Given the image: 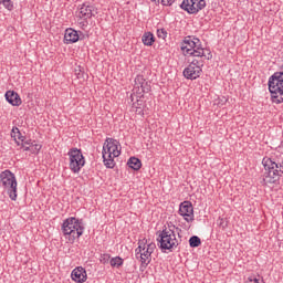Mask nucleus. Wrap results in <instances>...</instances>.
I'll use <instances>...</instances> for the list:
<instances>
[{
	"instance_id": "obj_1",
	"label": "nucleus",
	"mask_w": 283,
	"mask_h": 283,
	"mask_svg": "<svg viewBox=\"0 0 283 283\" xmlns=\"http://www.w3.org/2000/svg\"><path fill=\"white\" fill-rule=\"evenodd\" d=\"M181 52H184V54H188L189 56H197L200 59L206 57L207 61L213 59L211 51L202 48L200 39L191 35L186 36L181 42Z\"/></svg>"
},
{
	"instance_id": "obj_2",
	"label": "nucleus",
	"mask_w": 283,
	"mask_h": 283,
	"mask_svg": "<svg viewBox=\"0 0 283 283\" xmlns=\"http://www.w3.org/2000/svg\"><path fill=\"white\" fill-rule=\"evenodd\" d=\"M262 165L265 169L262 176V185H275L280 182V178L283 176V165L275 163L269 157H264Z\"/></svg>"
},
{
	"instance_id": "obj_3",
	"label": "nucleus",
	"mask_w": 283,
	"mask_h": 283,
	"mask_svg": "<svg viewBox=\"0 0 283 283\" xmlns=\"http://www.w3.org/2000/svg\"><path fill=\"white\" fill-rule=\"evenodd\" d=\"M84 231L85 223H83V219L70 217L62 223L63 235L69 238V242H71V244L74 243V240H78V238L83 235Z\"/></svg>"
},
{
	"instance_id": "obj_4",
	"label": "nucleus",
	"mask_w": 283,
	"mask_h": 283,
	"mask_svg": "<svg viewBox=\"0 0 283 283\" xmlns=\"http://www.w3.org/2000/svg\"><path fill=\"white\" fill-rule=\"evenodd\" d=\"M268 85L272 103L276 105L283 103V72H275L270 76Z\"/></svg>"
},
{
	"instance_id": "obj_5",
	"label": "nucleus",
	"mask_w": 283,
	"mask_h": 283,
	"mask_svg": "<svg viewBox=\"0 0 283 283\" xmlns=\"http://www.w3.org/2000/svg\"><path fill=\"white\" fill-rule=\"evenodd\" d=\"M159 242V249L161 251H176L178 249V239H176V232L174 229L164 228L157 239Z\"/></svg>"
},
{
	"instance_id": "obj_6",
	"label": "nucleus",
	"mask_w": 283,
	"mask_h": 283,
	"mask_svg": "<svg viewBox=\"0 0 283 283\" xmlns=\"http://www.w3.org/2000/svg\"><path fill=\"white\" fill-rule=\"evenodd\" d=\"M138 244V248L135 250V256L137 260H140L142 264L148 266L151 262V253L156 251V243H147V240L143 239Z\"/></svg>"
},
{
	"instance_id": "obj_7",
	"label": "nucleus",
	"mask_w": 283,
	"mask_h": 283,
	"mask_svg": "<svg viewBox=\"0 0 283 283\" xmlns=\"http://www.w3.org/2000/svg\"><path fill=\"white\" fill-rule=\"evenodd\" d=\"M0 182L4 189H8V193L11 200H17V177L10 170H4L0 174Z\"/></svg>"
},
{
	"instance_id": "obj_8",
	"label": "nucleus",
	"mask_w": 283,
	"mask_h": 283,
	"mask_svg": "<svg viewBox=\"0 0 283 283\" xmlns=\"http://www.w3.org/2000/svg\"><path fill=\"white\" fill-rule=\"evenodd\" d=\"M70 157L69 167L73 174H78L85 167V157L78 148H71L67 153Z\"/></svg>"
},
{
	"instance_id": "obj_9",
	"label": "nucleus",
	"mask_w": 283,
	"mask_h": 283,
	"mask_svg": "<svg viewBox=\"0 0 283 283\" xmlns=\"http://www.w3.org/2000/svg\"><path fill=\"white\" fill-rule=\"evenodd\" d=\"M206 7V0H184L180 4L181 10H185L188 14H198L200 10H205Z\"/></svg>"
},
{
	"instance_id": "obj_10",
	"label": "nucleus",
	"mask_w": 283,
	"mask_h": 283,
	"mask_svg": "<svg viewBox=\"0 0 283 283\" xmlns=\"http://www.w3.org/2000/svg\"><path fill=\"white\" fill-rule=\"evenodd\" d=\"M106 154L108 158H118L120 156V150L118 149V140L114 138H106L103 146V153Z\"/></svg>"
},
{
	"instance_id": "obj_11",
	"label": "nucleus",
	"mask_w": 283,
	"mask_h": 283,
	"mask_svg": "<svg viewBox=\"0 0 283 283\" xmlns=\"http://www.w3.org/2000/svg\"><path fill=\"white\" fill-rule=\"evenodd\" d=\"M133 92L137 94H149V92H151V83L147 82L143 75H137L135 77Z\"/></svg>"
},
{
	"instance_id": "obj_12",
	"label": "nucleus",
	"mask_w": 283,
	"mask_h": 283,
	"mask_svg": "<svg viewBox=\"0 0 283 283\" xmlns=\"http://www.w3.org/2000/svg\"><path fill=\"white\" fill-rule=\"evenodd\" d=\"M179 213L186 222H193V206L189 201H185L179 206Z\"/></svg>"
},
{
	"instance_id": "obj_13",
	"label": "nucleus",
	"mask_w": 283,
	"mask_h": 283,
	"mask_svg": "<svg viewBox=\"0 0 283 283\" xmlns=\"http://www.w3.org/2000/svg\"><path fill=\"white\" fill-rule=\"evenodd\" d=\"M96 8L92 4H82L78 11L80 19H84V21H87V19H92V17H96Z\"/></svg>"
},
{
	"instance_id": "obj_14",
	"label": "nucleus",
	"mask_w": 283,
	"mask_h": 283,
	"mask_svg": "<svg viewBox=\"0 0 283 283\" xmlns=\"http://www.w3.org/2000/svg\"><path fill=\"white\" fill-rule=\"evenodd\" d=\"M71 277L77 283L87 282V271H85V268L83 266H77L72 271Z\"/></svg>"
},
{
	"instance_id": "obj_15",
	"label": "nucleus",
	"mask_w": 283,
	"mask_h": 283,
	"mask_svg": "<svg viewBox=\"0 0 283 283\" xmlns=\"http://www.w3.org/2000/svg\"><path fill=\"white\" fill-rule=\"evenodd\" d=\"M201 74L202 69L191 66L190 64L184 70L185 78H188L190 81H196V78H200Z\"/></svg>"
},
{
	"instance_id": "obj_16",
	"label": "nucleus",
	"mask_w": 283,
	"mask_h": 283,
	"mask_svg": "<svg viewBox=\"0 0 283 283\" xmlns=\"http://www.w3.org/2000/svg\"><path fill=\"white\" fill-rule=\"evenodd\" d=\"M4 96H6V101H8L10 105H12L13 107H19L21 103H23L21 101V96L19 95V93L14 91H7Z\"/></svg>"
},
{
	"instance_id": "obj_17",
	"label": "nucleus",
	"mask_w": 283,
	"mask_h": 283,
	"mask_svg": "<svg viewBox=\"0 0 283 283\" xmlns=\"http://www.w3.org/2000/svg\"><path fill=\"white\" fill-rule=\"evenodd\" d=\"M78 41V32L74 29H66L64 34V43H76Z\"/></svg>"
},
{
	"instance_id": "obj_18",
	"label": "nucleus",
	"mask_w": 283,
	"mask_h": 283,
	"mask_svg": "<svg viewBox=\"0 0 283 283\" xmlns=\"http://www.w3.org/2000/svg\"><path fill=\"white\" fill-rule=\"evenodd\" d=\"M11 138H14L18 146H21V143H24V140H25V137H23V135H21V130H19V127L12 128Z\"/></svg>"
},
{
	"instance_id": "obj_19",
	"label": "nucleus",
	"mask_w": 283,
	"mask_h": 283,
	"mask_svg": "<svg viewBox=\"0 0 283 283\" xmlns=\"http://www.w3.org/2000/svg\"><path fill=\"white\" fill-rule=\"evenodd\" d=\"M142 41L144 45L151 46L154 43H156V38L151 32H145L142 36Z\"/></svg>"
},
{
	"instance_id": "obj_20",
	"label": "nucleus",
	"mask_w": 283,
	"mask_h": 283,
	"mask_svg": "<svg viewBox=\"0 0 283 283\" xmlns=\"http://www.w3.org/2000/svg\"><path fill=\"white\" fill-rule=\"evenodd\" d=\"M127 165L130 169H134V171H138L140 167H143V163L137 157H130Z\"/></svg>"
},
{
	"instance_id": "obj_21",
	"label": "nucleus",
	"mask_w": 283,
	"mask_h": 283,
	"mask_svg": "<svg viewBox=\"0 0 283 283\" xmlns=\"http://www.w3.org/2000/svg\"><path fill=\"white\" fill-rule=\"evenodd\" d=\"M102 154H103V160H104L105 167H107V169H114V166L116 165L114 163V156L108 157L107 153H102Z\"/></svg>"
},
{
	"instance_id": "obj_22",
	"label": "nucleus",
	"mask_w": 283,
	"mask_h": 283,
	"mask_svg": "<svg viewBox=\"0 0 283 283\" xmlns=\"http://www.w3.org/2000/svg\"><path fill=\"white\" fill-rule=\"evenodd\" d=\"M123 258L115 256L111 259L109 264L113 266V269H120V266H123Z\"/></svg>"
},
{
	"instance_id": "obj_23",
	"label": "nucleus",
	"mask_w": 283,
	"mask_h": 283,
	"mask_svg": "<svg viewBox=\"0 0 283 283\" xmlns=\"http://www.w3.org/2000/svg\"><path fill=\"white\" fill-rule=\"evenodd\" d=\"M189 244H190L191 249H196V248L200 247V244H202V241L199 239L198 235H192L189 239Z\"/></svg>"
},
{
	"instance_id": "obj_24",
	"label": "nucleus",
	"mask_w": 283,
	"mask_h": 283,
	"mask_svg": "<svg viewBox=\"0 0 283 283\" xmlns=\"http://www.w3.org/2000/svg\"><path fill=\"white\" fill-rule=\"evenodd\" d=\"M189 65L192 67H198L199 70H202V67H205V62L202 60L195 59L191 61Z\"/></svg>"
},
{
	"instance_id": "obj_25",
	"label": "nucleus",
	"mask_w": 283,
	"mask_h": 283,
	"mask_svg": "<svg viewBox=\"0 0 283 283\" xmlns=\"http://www.w3.org/2000/svg\"><path fill=\"white\" fill-rule=\"evenodd\" d=\"M0 3H2L7 10H12V8H14L12 0H0Z\"/></svg>"
},
{
	"instance_id": "obj_26",
	"label": "nucleus",
	"mask_w": 283,
	"mask_h": 283,
	"mask_svg": "<svg viewBox=\"0 0 283 283\" xmlns=\"http://www.w3.org/2000/svg\"><path fill=\"white\" fill-rule=\"evenodd\" d=\"M41 144H31V154H39L41 151Z\"/></svg>"
},
{
	"instance_id": "obj_27",
	"label": "nucleus",
	"mask_w": 283,
	"mask_h": 283,
	"mask_svg": "<svg viewBox=\"0 0 283 283\" xmlns=\"http://www.w3.org/2000/svg\"><path fill=\"white\" fill-rule=\"evenodd\" d=\"M157 36L158 39H163V40L167 39V31L165 29H158Z\"/></svg>"
},
{
	"instance_id": "obj_28",
	"label": "nucleus",
	"mask_w": 283,
	"mask_h": 283,
	"mask_svg": "<svg viewBox=\"0 0 283 283\" xmlns=\"http://www.w3.org/2000/svg\"><path fill=\"white\" fill-rule=\"evenodd\" d=\"M112 256L109 254H102L99 261L102 262V264H107L108 262H111Z\"/></svg>"
},
{
	"instance_id": "obj_29",
	"label": "nucleus",
	"mask_w": 283,
	"mask_h": 283,
	"mask_svg": "<svg viewBox=\"0 0 283 283\" xmlns=\"http://www.w3.org/2000/svg\"><path fill=\"white\" fill-rule=\"evenodd\" d=\"M245 283H264L263 280L255 279V277H249Z\"/></svg>"
},
{
	"instance_id": "obj_30",
	"label": "nucleus",
	"mask_w": 283,
	"mask_h": 283,
	"mask_svg": "<svg viewBox=\"0 0 283 283\" xmlns=\"http://www.w3.org/2000/svg\"><path fill=\"white\" fill-rule=\"evenodd\" d=\"M176 0H161V6H174Z\"/></svg>"
},
{
	"instance_id": "obj_31",
	"label": "nucleus",
	"mask_w": 283,
	"mask_h": 283,
	"mask_svg": "<svg viewBox=\"0 0 283 283\" xmlns=\"http://www.w3.org/2000/svg\"><path fill=\"white\" fill-rule=\"evenodd\" d=\"M75 74L77 78H83V71L81 70V66H78V69H75Z\"/></svg>"
},
{
	"instance_id": "obj_32",
	"label": "nucleus",
	"mask_w": 283,
	"mask_h": 283,
	"mask_svg": "<svg viewBox=\"0 0 283 283\" xmlns=\"http://www.w3.org/2000/svg\"><path fill=\"white\" fill-rule=\"evenodd\" d=\"M22 149H24V151H31L32 153V144L30 146H27L24 144H20Z\"/></svg>"
},
{
	"instance_id": "obj_33",
	"label": "nucleus",
	"mask_w": 283,
	"mask_h": 283,
	"mask_svg": "<svg viewBox=\"0 0 283 283\" xmlns=\"http://www.w3.org/2000/svg\"><path fill=\"white\" fill-rule=\"evenodd\" d=\"M20 145H32V139H29V140H25V137H24V142H20Z\"/></svg>"
},
{
	"instance_id": "obj_34",
	"label": "nucleus",
	"mask_w": 283,
	"mask_h": 283,
	"mask_svg": "<svg viewBox=\"0 0 283 283\" xmlns=\"http://www.w3.org/2000/svg\"><path fill=\"white\" fill-rule=\"evenodd\" d=\"M80 25H82V28H87V21L80 22Z\"/></svg>"
},
{
	"instance_id": "obj_35",
	"label": "nucleus",
	"mask_w": 283,
	"mask_h": 283,
	"mask_svg": "<svg viewBox=\"0 0 283 283\" xmlns=\"http://www.w3.org/2000/svg\"><path fill=\"white\" fill-rule=\"evenodd\" d=\"M171 228L176 229V226H174V223L170 222V223H168V229H171Z\"/></svg>"
},
{
	"instance_id": "obj_36",
	"label": "nucleus",
	"mask_w": 283,
	"mask_h": 283,
	"mask_svg": "<svg viewBox=\"0 0 283 283\" xmlns=\"http://www.w3.org/2000/svg\"><path fill=\"white\" fill-rule=\"evenodd\" d=\"M157 2H158V3H160V2L163 3V0H157Z\"/></svg>"
},
{
	"instance_id": "obj_37",
	"label": "nucleus",
	"mask_w": 283,
	"mask_h": 283,
	"mask_svg": "<svg viewBox=\"0 0 283 283\" xmlns=\"http://www.w3.org/2000/svg\"><path fill=\"white\" fill-rule=\"evenodd\" d=\"M150 1H153V2H155V3H156V1L158 2V0H150Z\"/></svg>"
}]
</instances>
